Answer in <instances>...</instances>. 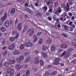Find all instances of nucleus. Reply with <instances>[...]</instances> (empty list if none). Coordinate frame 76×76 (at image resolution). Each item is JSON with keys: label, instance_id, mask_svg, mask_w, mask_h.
I'll return each instance as SVG.
<instances>
[{"label": "nucleus", "instance_id": "nucleus-1", "mask_svg": "<svg viewBox=\"0 0 76 76\" xmlns=\"http://www.w3.org/2000/svg\"><path fill=\"white\" fill-rule=\"evenodd\" d=\"M14 72V71L13 69H12L10 68H8V69H7V72L9 74H10V75H7V76H12L13 75Z\"/></svg>", "mask_w": 76, "mask_h": 76}, {"label": "nucleus", "instance_id": "nucleus-2", "mask_svg": "<svg viewBox=\"0 0 76 76\" xmlns=\"http://www.w3.org/2000/svg\"><path fill=\"white\" fill-rule=\"evenodd\" d=\"M66 52V50L64 51V52H63V53H62V54H61V57H63L65 55L66 56V57H69L71 54L69 52Z\"/></svg>", "mask_w": 76, "mask_h": 76}, {"label": "nucleus", "instance_id": "nucleus-3", "mask_svg": "<svg viewBox=\"0 0 76 76\" xmlns=\"http://www.w3.org/2000/svg\"><path fill=\"white\" fill-rule=\"evenodd\" d=\"M7 16V12H5V15L2 18L1 20H0V25H1L3 24V22L6 19Z\"/></svg>", "mask_w": 76, "mask_h": 76}, {"label": "nucleus", "instance_id": "nucleus-4", "mask_svg": "<svg viewBox=\"0 0 76 76\" xmlns=\"http://www.w3.org/2000/svg\"><path fill=\"white\" fill-rule=\"evenodd\" d=\"M19 36V34L18 33H16V35L15 37H11L10 38V41L11 42H13L15 40V39H17Z\"/></svg>", "mask_w": 76, "mask_h": 76}, {"label": "nucleus", "instance_id": "nucleus-5", "mask_svg": "<svg viewBox=\"0 0 76 76\" xmlns=\"http://www.w3.org/2000/svg\"><path fill=\"white\" fill-rule=\"evenodd\" d=\"M24 45L26 47H31L33 46V44L29 42H25Z\"/></svg>", "mask_w": 76, "mask_h": 76}, {"label": "nucleus", "instance_id": "nucleus-6", "mask_svg": "<svg viewBox=\"0 0 76 76\" xmlns=\"http://www.w3.org/2000/svg\"><path fill=\"white\" fill-rule=\"evenodd\" d=\"M61 48L62 49H66L68 47V45L65 43H62L60 45Z\"/></svg>", "mask_w": 76, "mask_h": 76}, {"label": "nucleus", "instance_id": "nucleus-7", "mask_svg": "<svg viewBox=\"0 0 76 76\" xmlns=\"http://www.w3.org/2000/svg\"><path fill=\"white\" fill-rule=\"evenodd\" d=\"M60 58H56L55 59V61L53 63V64L54 65H57L59 63V61H60Z\"/></svg>", "mask_w": 76, "mask_h": 76}, {"label": "nucleus", "instance_id": "nucleus-8", "mask_svg": "<svg viewBox=\"0 0 76 76\" xmlns=\"http://www.w3.org/2000/svg\"><path fill=\"white\" fill-rule=\"evenodd\" d=\"M15 47V45L14 44H12L11 45L9 46V47H8V49L10 50H12L14 49V48Z\"/></svg>", "mask_w": 76, "mask_h": 76}, {"label": "nucleus", "instance_id": "nucleus-9", "mask_svg": "<svg viewBox=\"0 0 76 76\" xmlns=\"http://www.w3.org/2000/svg\"><path fill=\"white\" fill-rule=\"evenodd\" d=\"M22 25V24L21 23H20L18 24L17 28L19 31H21V30Z\"/></svg>", "mask_w": 76, "mask_h": 76}, {"label": "nucleus", "instance_id": "nucleus-10", "mask_svg": "<svg viewBox=\"0 0 76 76\" xmlns=\"http://www.w3.org/2000/svg\"><path fill=\"white\" fill-rule=\"evenodd\" d=\"M28 26H25L24 27L23 29V30L22 31V32L23 33H24L25 32H26L27 29H28Z\"/></svg>", "mask_w": 76, "mask_h": 76}, {"label": "nucleus", "instance_id": "nucleus-11", "mask_svg": "<svg viewBox=\"0 0 76 76\" xmlns=\"http://www.w3.org/2000/svg\"><path fill=\"white\" fill-rule=\"evenodd\" d=\"M20 52L19 51L17 50H15L13 52V55L14 56L17 55H18L19 54Z\"/></svg>", "mask_w": 76, "mask_h": 76}, {"label": "nucleus", "instance_id": "nucleus-12", "mask_svg": "<svg viewBox=\"0 0 76 76\" xmlns=\"http://www.w3.org/2000/svg\"><path fill=\"white\" fill-rule=\"evenodd\" d=\"M42 56L44 58H47L48 57L47 54L45 52L42 53Z\"/></svg>", "mask_w": 76, "mask_h": 76}, {"label": "nucleus", "instance_id": "nucleus-13", "mask_svg": "<svg viewBox=\"0 0 76 76\" xmlns=\"http://www.w3.org/2000/svg\"><path fill=\"white\" fill-rule=\"evenodd\" d=\"M15 9L14 8H12L11 9V13L12 14H14L15 12Z\"/></svg>", "mask_w": 76, "mask_h": 76}, {"label": "nucleus", "instance_id": "nucleus-14", "mask_svg": "<svg viewBox=\"0 0 76 76\" xmlns=\"http://www.w3.org/2000/svg\"><path fill=\"white\" fill-rule=\"evenodd\" d=\"M1 31L3 32H4L6 31V28L4 27H1Z\"/></svg>", "mask_w": 76, "mask_h": 76}, {"label": "nucleus", "instance_id": "nucleus-15", "mask_svg": "<svg viewBox=\"0 0 76 76\" xmlns=\"http://www.w3.org/2000/svg\"><path fill=\"white\" fill-rule=\"evenodd\" d=\"M35 61L36 63H39V59L37 57H36L35 58Z\"/></svg>", "mask_w": 76, "mask_h": 76}, {"label": "nucleus", "instance_id": "nucleus-16", "mask_svg": "<svg viewBox=\"0 0 76 76\" xmlns=\"http://www.w3.org/2000/svg\"><path fill=\"white\" fill-rule=\"evenodd\" d=\"M15 60H10L9 61V63L11 64H12L15 63Z\"/></svg>", "mask_w": 76, "mask_h": 76}, {"label": "nucleus", "instance_id": "nucleus-17", "mask_svg": "<svg viewBox=\"0 0 76 76\" xmlns=\"http://www.w3.org/2000/svg\"><path fill=\"white\" fill-rule=\"evenodd\" d=\"M52 41V40L50 38H49L46 41L47 43L48 44H50Z\"/></svg>", "mask_w": 76, "mask_h": 76}, {"label": "nucleus", "instance_id": "nucleus-18", "mask_svg": "<svg viewBox=\"0 0 76 76\" xmlns=\"http://www.w3.org/2000/svg\"><path fill=\"white\" fill-rule=\"evenodd\" d=\"M15 67L17 69L19 70L20 69V68H21V66L19 64H17L16 65Z\"/></svg>", "mask_w": 76, "mask_h": 76}, {"label": "nucleus", "instance_id": "nucleus-19", "mask_svg": "<svg viewBox=\"0 0 76 76\" xmlns=\"http://www.w3.org/2000/svg\"><path fill=\"white\" fill-rule=\"evenodd\" d=\"M10 22L9 21H7L5 23V25L6 27H8L9 26Z\"/></svg>", "mask_w": 76, "mask_h": 76}, {"label": "nucleus", "instance_id": "nucleus-20", "mask_svg": "<svg viewBox=\"0 0 76 76\" xmlns=\"http://www.w3.org/2000/svg\"><path fill=\"white\" fill-rule=\"evenodd\" d=\"M43 39L42 38H41L39 40V45H41L43 43Z\"/></svg>", "mask_w": 76, "mask_h": 76}, {"label": "nucleus", "instance_id": "nucleus-21", "mask_svg": "<svg viewBox=\"0 0 76 76\" xmlns=\"http://www.w3.org/2000/svg\"><path fill=\"white\" fill-rule=\"evenodd\" d=\"M56 49V48L54 45H52V47H51V51H54Z\"/></svg>", "mask_w": 76, "mask_h": 76}, {"label": "nucleus", "instance_id": "nucleus-22", "mask_svg": "<svg viewBox=\"0 0 76 76\" xmlns=\"http://www.w3.org/2000/svg\"><path fill=\"white\" fill-rule=\"evenodd\" d=\"M16 61L18 63H20L22 61L18 57L16 58Z\"/></svg>", "mask_w": 76, "mask_h": 76}, {"label": "nucleus", "instance_id": "nucleus-23", "mask_svg": "<svg viewBox=\"0 0 76 76\" xmlns=\"http://www.w3.org/2000/svg\"><path fill=\"white\" fill-rule=\"evenodd\" d=\"M25 47L24 44H22L20 46V49L21 50L23 49Z\"/></svg>", "mask_w": 76, "mask_h": 76}, {"label": "nucleus", "instance_id": "nucleus-24", "mask_svg": "<svg viewBox=\"0 0 76 76\" xmlns=\"http://www.w3.org/2000/svg\"><path fill=\"white\" fill-rule=\"evenodd\" d=\"M30 58H27V59L25 61V63H28L30 61Z\"/></svg>", "mask_w": 76, "mask_h": 76}, {"label": "nucleus", "instance_id": "nucleus-25", "mask_svg": "<svg viewBox=\"0 0 76 76\" xmlns=\"http://www.w3.org/2000/svg\"><path fill=\"white\" fill-rule=\"evenodd\" d=\"M4 66H5V67H7L9 66V63L8 62H5L4 64Z\"/></svg>", "mask_w": 76, "mask_h": 76}, {"label": "nucleus", "instance_id": "nucleus-26", "mask_svg": "<svg viewBox=\"0 0 76 76\" xmlns=\"http://www.w3.org/2000/svg\"><path fill=\"white\" fill-rule=\"evenodd\" d=\"M19 58L22 61L24 59V57L23 56H20L19 57Z\"/></svg>", "mask_w": 76, "mask_h": 76}, {"label": "nucleus", "instance_id": "nucleus-27", "mask_svg": "<svg viewBox=\"0 0 76 76\" xmlns=\"http://www.w3.org/2000/svg\"><path fill=\"white\" fill-rule=\"evenodd\" d=\"M57 73V71H55L53 72L51 74V75L52 76L55 75Z\"/></svg>", "mask_w": 76, "mask_h": 76}, {"label": "nucleus", "instance_id": "nucleus-28", "mask_svg": "<svg viewBox=\"0 0 76 76\" xmlns=\"http://www.w3.org/2000/svg\"><path fill=\"white\" fill-rule=\"evenodd\" d=\"M40 63L41 66H43L44 65V62L42 60H40Z\"/></svg>", "mask_w": 76, "mask_h": 76}, {"label": "nucleus", "instance_id": "nucleus-29", "mask_svg": "<svg viewBox=\"0 0 76 76\" xmlns=\"http://www.w3.org/2000/svg\"><path fill=\"white\" fill-rule=\"evenodd\" d=\"M30 74V71L29 70H28L26 71V74L27 76H28Z\"/></svg>", "mask_w": 76, "mask_h": 76}, {"label": "nucleus", "instance_id": "nucleus-30", "mask_svg": "<svg viewBox=\"0 0 76 76\" xmlns=\"http://www.w3.org/2000/svg\"><path fill=\"white\" fill-rule=\"evenodd\" d=\"M50 72H46L44 74L46 76H48L50 75Z\"/></svg>", "mask_w": 76, "mask_h": 76}, {"label": "nucleus", "instance_id": "nucleus-31", "mask_svg": "<svg viewBox=\"0 0 76 76\" xmlns=\"http://www.w3.org/2000/svg\"><path fill=\"white\" fill-rule=\"evenodd\" d=\"M63 51V50L61 48H59L58 50V53H61Z\"/></svg>", "mask_w": 76, "mask_h": 76}, {"label": "nucleus", "instance_id": "nucleus-32", "mask_svg": "<svg viewBox=\"0 0 76 76\" xmlns=\"http://www.w3.org/2000/svg\"><path fill=\"white\" fill-rule=\"evenodd\" d=\"M68 2L69 5H71L73 4V2L72 0H69Z\"/></svg>", "mask_w": 76, "mask_h": 76}, {"label": "nucleus", "instance_id": "nucleus-33", "mask_svg": "<svg viewBox=\"0 0 76 76\" xmlns=\"http://www.w3.org/2000/svg\"><path fill=\"white\" fill-rule=\"evenodd\" d=\"M73 49L72 48H70L67 50V51L68 52H71L73 51Z\"/></svg>", "mask_w": 76, "mask_h": 76}, {"label": "nucleus", "instance_id": "nucleus-34", "mask_svg": "<svg viewBox=\"0 0 76 76\" xmlns=\"http://www.w3.org/2000/svg\"><path fill=\"white\" fill-rule=\"evenodd\" d=\"M47 48V47L46 46H42V50H46Z\"/></svg>", "mask_w": 76, "mask_h": 76}, {"label": "nucleus", "instance_id": "nucleus-35", "mask_svg": "<svg viewBox=\"0 0 76 76\" xmlns=\"http://www.w3.org/2000/svg\"><path fill=\"white\" fill-rule=\"evenodd\" d=\"M66 19L65 18H59V19H60V20L63 21H65V20H66Z\"/></svg>", "mask_w": 76, "mask_h": 76}, {"label": "nucleus", "instance_id": "nucleus-36", "mask_svg": "<svg viewBox=\"0 0 76 76\" xmlns=\"http://www.w3.org/2000/svg\"><path fill=\"white\" fill-rule=\"evenodd\" d=\"M30 53L29 52H25L24 53V55L25 56H27Z\"/></svg>", "mask_w": 76, "mask_h": 76}, {"label": "nucleus", "instance_id": "nucleus-37", "mask_svg": "<svg viewBox=\"0 0 76 76\" xmlns=\"http://www.w3.org/2000/svg\"><path fill=\"white\" fill-rule=\"evenodd\" d=\"M33 31V32H34V31H35V29L34 28H32V30L31 29H30L28 31L27 33H29V31Z\"/></svg>", "mask_w": 76, "mask_h": 76}, {"label": "nucleus", "instance_id": "nucleus-38", "mask_svg": "<svg viewBox=\"0 0 76 76\" xmlns=\"http://www.w3.org/2000/svg\"><path fill=\"white\" fill-rule=\"evenodd\" d=\"M7 53H8L7 51V50H5L3 56H6L7 54Z\"/></svg>", "mask_w": 76, "mask_h": 76}, {"label": "nucleus", "instance_id": "nucleus-39", "mask_svg": "<svg viewBox=\"0 0 76 76\" xmlns=\"http://www.w3.org/2000/svg\"><path fill=\"white\" fill-rule=\"evenodd\" d=\"M33 34H34V32H33V31H32L31 32V31L29 33V36L31 37V35H32Z\"/></svg>", "mask_w": 76, "mask_h": 76}, {"label": "nucleus", "instance_id": "nucleus-40", "mask_svg": "<svg viewBox=\"0 0 76 76\" xmlns=\"http://www.w3.org/2000/svg\"><path fill=\"white\" fill-rule=\"evenodd\" d=\"M53 12L56 15H58V11L55 10V11Z\"/></svg>", "mask_w": 76, "mask_h": 76}, {"label": "nucleus", "instance_id": "nucleus-41", "mask_svg": "<svg viewBox=\"0 0 76 76\" xmlns=\"http://www.w3.org/2000/svg\"><path fill=\"white\" fill-rule=\"evenodd\" d=\"M16 33V31L15 30L13 31L12 32V35H15Z\"/></svg>", "mask_w": 76, "mask_h": 76}, {"label": "nucleus", "instance_id": "nucleus-42", "mask_svg": "<svg viewBox=\"0 0 76 76\" xmlns=\"http://www.w3.org/2000/svg\"><path fill=\"white\" fill-rule=\"evenodd\" d=\"M72 63L73 64H75L76 63V59H74L73 61H72Z\"/></svg>", "mask_w": 76, "mask_h": 76}, {"label": "nucleus", "instance_id": "nucleus-43", "mask_svg": "<svg viewBox=\"0 0 76 76\" xmlns=\"http://www.w3.org/2000/svg\"><path fill=\"white\" fill-rule=\"evenodd\" d=\"M37 40H38V37H36L34 39V40L33 41V42H36V41H37Z\"/></svg>", "mask_w": 76, "mask_h": 76}, {"label": "nucleus", "instance_id": "nucleus-44", "mask_svg": "<svg viewBox=\"0 0 76 76\" xmlns=\"http://www.w3.org/2000/svg\"><path fill=\"white\" fill-rule=\"evenodd\" d=\"M42 9H44V10H47L48 9L47 7H42Z\"/></svg>", "mask_w": 76, "mask_h": 76}, {"label": "nucleus", "instance_id": "nucleus-45", "mask_svg": "<svg viewBox=\"0 0 76 76\" xmlns=\"http://www.w3.org/2000/svg\"><path fill=\"white\" fill-rule=\"evenodd\" d=\"M62 35H63V36H64V37L66 38H67V35H66L65 34H64L62 33Z\"/></svg>", "mask_w": 76, "mask_h": 76}, {"label": "nucleus", "instance_id": "nucleus-46", "mask_svg": "<svg viewBox=\"0 0 76 76\" xmlns=\"http://www.w3.org/2000/svg\"><path fill=\"white\" fill-rule=\"evenodd\" d=\"M68 15L70 16H72L73 15V14L72 13L69 12Z\"/></svg>", "mask_w": 76, "mask_h": 76}, {"label": "nucleus", "instance_id": "nucleus-47", "mask_svg": "<svg viewBox=\"0 0 76 76\" xmlns=\"http://www.w3.org/2000/svg\"><path fill=\"white\" fill-rule=\"evenodd\" d=\"M65 4H62V5H61V7H62V8H64L65 7Z\"/></svg>", "mask_w": 76, "mask_h": 76}, {"label": "nucleus", "instance_id": "nucleus-48", "mask_svg": "<svg viewBox=\"0 0 76 76\" xmlns=\"http://www.w3.org/2000/svg\"><path fill=\"white\" fill-rule=\"evenodd\" d=\"M52 10H53L52 9H50L49 10L48 12H50V13H52Z\"/></svg>", "mask_w": 76, "mask_h": 76}, {"label": "nucleus", "instance_id": "nucleus-49", "mask_svg": "<svg viewBox=\"0 0 76 76\" xmlns=\"http://www.w3.org/2000/svg\"><path fill=\"white\" fill-rule=\"evenodd\" d=\"M72 27L73 28H75V26L74 24H72L71 26H70Z\"/></svg>", "mask_w": 76, "mask_h": 76}, {"label": "nucleus", "instance_id": "nucleus-50", "mask_svg": "<svg viewBox=\"0 0 76 76\" xmlns=\"http://www.w3.org/2000/svg\"><path fill=\"white\" fill-rule=\"evenodd\" d=\"M31 6L32 9H35V7H34V5H33V4H31Z\"/></svg>", "mask_w": 76, "mask_h": 76}, {"label": "nucleus", "instance_id": "nucleus-51", "mask_svg": "<svg viewBox=\"0 0 76 76\" xmlns=\"http://www.w3.org/2000/svg\"><path fill=\"white\" fill-rule=\"evenodd\" d=\"M41 34H42L41 32H39L38 33L37 35H38L39 36V35H41Z\"/></svg>", "mask_w": 76, "mask_h": 76}, {"label": "nucleus", "instance_id": "nucleus-52", "mask_svg": "<svg viewBox=\"0 0 76 76\" xmlns=\"http://www.w3.org/2000/svg\"><path fill=\"white\" fill-rule=\"evenodd\" d=\"M65 8L66 10H68L69 9V7H66Z\"/></svg>", "mask_w": 76, "mask_h": 76}, {"label": "nucleus", "instance_id": "nucleus-53", "mask_svg": "<svg viewBox=\"0 0 76 76\" xmlns=\"http://www.w3.org/2000/svg\"><path fill=\"white\" fill-rule=\"evenodd\" d=\"M56 16L55 15H54L53 17V19L54 20H56Z\"/></svg>", "mask_w": 76, "mask_h": 76}, {"label": "nucleus", "instance_id": "nucleus-54", "mask_svg": "<svg viewBox=\"0 0 76 76\" xmlns=\"http://www.w3.org/2000/svg\"><path fill=\"white\" fill-rule=\"evenodd\" d=\"M75 17L73 16L72 17V20H74L75 19Z\"/></svg>", "mask_w": 76, "mask_h": 76}, {"label": "nucleus", "instance_id": "nucleus-55", "mask_svg": "<svg viewBox=\"0 0 76 76\" xmlns=\"http://www.w3.org/2000/svg\"><path fill=\"white\" fill-rule=\"evenodd\" d=\"M18 19H16V20H15V24H16L18 22Z\"/></svg>", "mask_w": 76, "mask_h": 76}, {"label": "nucleus", "instance_id": "nucleus-56", "mask_svg": "<svg viewBox=\"0 0 76 76\" xmlns=\"http://www.w3.org/2000/svg\"><path fill=\"white\" fill-rule=\"evenodd\" d=\"M3 65V64L1 62H0V68Z\"/></svg>", "mask_w": 76, "mask_h": 76}, {"label": "nucleus", "instance_id": "nucleus-57", "mask_svg": "<svg viewBox=\"0 0 76 76\" xmlns=\"http://www.w3.org/2000/svg\"><path fill=\"white\" fill-rule=\"evenodd\" d=\"M7 47L5 46L4 47H3L2 48V49L3 50H5V49H6Z\"/></svg>", "mask_w": 76, "mask_h": 76}, {"label": "nucleus", "instance_id": "nucleus-58", "mask_svg": "<svg viewBox=\"0 0 76 76\" xmlns=\"http://www.w3.org/2000/svg\"><path fill=\"white\" fill-rule=\"evenodd\" d=\"M72 22H70L69 23V25L70 26L71 25H72Z\"/></svg>", "mask_w": 76, "mask_h": 76}, {"label": "nucleus", "instance_id": "nucleus-59", "mask_svg": "<svg viewBox=\"0 0 76 76\" xmlns=\"http://www.w3.org/2000/svg\"><path fill=\"white\" fill-rule=\"evenodd\" d=\"M64 27L65 28V29L66 30L67 29V28H68L67 26H64Z\"/></svg>", "mask_w": 76, "mask_h": 76}, {"label": "nucleus", "instance_id": "nucleus-60", "mask_svg": "<svg viewBox=\"0 0 76 76\" xmlns=\"http://www.w3.org/2000/svg\"><path fill=\"white\" fill-rule=\"evenodd\" d=\"M48 19L49 20H52V18L51 17H48Z\"/></svg>", "mask_w": 76, "mask_h": 76}, {"label": "nucleus", "instance_id": "nucleus-61", "mask_svg": "<svg viewBox=\"0 0 76 76\" xmlns=\"http://www.w3.org/2000/svg\"><path fill=\"white\" fill-rule=\"evenodd\" d=\"M72 44L73 45L75 46L76 47V43L75 42H73L72 43Z\"/></svg>", "mask_w": 76, "mask_h": 76}, {"label": "nucleus", "instance_id": "nucleus-62", "mask_svg": "<svg viewBox=\"0 0 76 76\" xmlns=\"http://www.w3.org/2000/svg\"><path fill=\"white\" fill-rule=\"evenodd\" d=\"M10 24L11 25L13 23V21L12 20H10Z\"/></svg>", "mask_w": 76, "mask_h": 76}, {"label": "nucleus", "instance_id": "nucleus-63", "mask_svg": "<svg viewBox=\"0 0 76 76\" xmlns=\"http://www.w3.org/2000/svg\"><path fill=\"white\" fill-rule=\"evenodd\" d=\"M5 40L3 41V42H2V44H3V45L5 43Z\"/></svg>", "mask_w": 76, "mask_h": 76}, {"label": "nucleus", "instance_id": "nucleus-64", "mask_svg": "<svg viewBox=\"0 0 76 76\" xmlns=\"http://www.w3.org/2000/svg\"><path fill=\"white\" fill-rule=\"evenodd\" d=\"M51 66H52V65H48V68H50V67H51Z\"/></svg>", "mask_w": 76, "mask_h": 76}]
</instances>
